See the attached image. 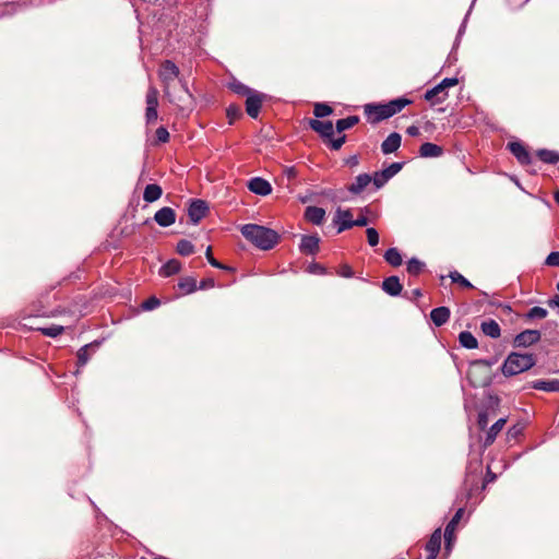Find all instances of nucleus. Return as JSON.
<instances>
[{
  "mask_svg": "<svg viewBox=\"0 0 559 559\" xmlns=\"http://www.w3.org/2000/svg\"><path fill=\"white\" fill-rule=\"evenodd\" d=\"M523 431H524V425L516 424L508 429L507 437L509 440L518 439L520 436L523 435Z\"/></svg>",
  "mask_w": 559,
  "mask_h": 559,
  "instance_id": "52",
  "label": "nucleus"
},
{
  "mask_svg": "<svg viewBox=\"0 0 559 559\" xmlns=\"http://www.w3.org/2000/svg\"><path fill=\"white\" fill-rule=\"evenodd\" d=\"M537 158L544 164L556 165L559 163V152L548 148H539L536 151Z\"/></svg>",
  "mask_w": 559,
  "mask_h": 559,
  "instance_id": "32",
  "label": "nucleus"
},
{
  "mask_svg": "<svg viewBox=\"0 0 559 559\" xmlns=\"http://www.w3.org/2000/svg\"><path fill=\"white\" fill-rule=\"evenodd\" d=\"M402 143V136L397 132H392L388 135V138L381 143V152L384 155L396 152Z\"/></svg>",
  "mask_w": 559,
  "mask_h": 559,
  "instance_id": "23",
  "label": "nucleus"
},
{
  "mask_svg": "<svg viewBox=\"0 0 559 559\" xmlns=\"http://www.w3.org/2000/svg\"><path fill=\"white\" fill-rule=\"evenodd\" d=\"M448 96V91H445L440 83L435 85L432 88L427 90L424 94L425 100L429 102L432 106L442 104Z\"/></svg>",
  "mask_w": 559,
  "mask_h": 559,
  "instance_id": "20",
  "label": "nucleus"
},
{
  "mask_svg": "<svg viewBox=\"0 0 559 559\" xmlns=\"http://www.w3.org/2000/svg\"><path fill=\"white\" fill-rule=\"evenodd\" d=\"M31 311L36 317H53V316H56L55 311L49 310L45 307L41 298L32 304Z\"/></svg>",
  "mask_w": 559,
  "mask_h": 559,
  "instance_id": "41",
  "label": "nucleus"
},
{
  "mask_svg": "<svg viewBox=\"0 0 559 559\" xmlns=\"http://www.w3.org/2000/svg\"><path fill=\"white\" fill-rule=\"evenodd\" d=\"M169 132L168 130L160 126L156 129L155 131V139L153 141V145H159V144H163V143H167L169 141Z\"/></svg>",
  "mask_w": 559,
  "mask_h": 559,
  "instance_id": "47",
  "label": "nucleus"
},
{
  "mask_svg": "<svg viewBox=\"0 0 559 559\" xmlns=\"http://www.w3.org/2000/svg\"><path fill=\"white\" fill-rule=\"evenodd\" d=\"M489 423V409H480L477 415V426L479 430L485 431Z\"/></svg>",
  "mask_w": 559,
  "mask_h": 559,
  "instance_id": "49",
  "label": "nucleus"
},
{
  "mask_svg": "<svg viewBox=\"0 0 559 559\" xmlns=\"http://www.w3.org/2000/svg\"><path fill=\"white\" fill-rule=\"evenodd\" d=\"M381 288L389 296L396 297L401 295L403 285L401 284L399 276L391 275L383 280Z\"/></svg>",
  "mask_w": 559,
  "mask_h": 559,
  "instance_id": "22",
  "label": "nucleus"
},
{
  "mask_svg": "<svg viewBox=\"0 0 559 559\" xmlns=\"http://www.w3.org/2000/svg\"><path fill=\"white\" fill-rule=\"evenodd\" d=\"M243 116L242 109L237 104H230L226 108V117L228 119L229 124H234L236 120L240 119Z\"/></svg>",
  "mask_w": 559,
  "mask_h": 559,
  "instance_id": "42",
  "label": "nucleus"
},
{
  "mask_svg": "<svg viewBox=\"0 0 559 559\" xmlns=\"http://www.w3.org/2000/svg\"><path fill=\"white\" fill-rule=\"evenodd\" d=\"M284 174L288 179H295L298 175V171L294 166H290L284 169Z\"/></svg>",
  "mask_w": 559,
  "mask_h": 559,
  "instance_id": "63",
  "label": "nucleus"
},
{
  "mask_svg": "<svg viewBox=\"0 0 559 559\" xmlns=\"http://www.w3.org/2000/svg\"><path fill=\"white\" fill-rule=\"evenodd\" d=\"M383 258H384L385 262L393 267H397V266L402 265V263H403L402 254H401L400 250L395 247L389 248L384 252Z\"/></svg>",
  "mask_w": 559,
  "mask_h": 559,
  "instance_id": "36",
  "label": "nucleus"
},
{
  "mask_svg": "<svg viewBox=\"0 0 559 559\" xmlns=\"http://www.w3.org/2000/svg\"><path fill=\"white\" fill-rule=\"evenodd\" d=\"M542 334L538 330H524L515 335L513 340L514 347H528L540 341Z\"/></svg>",
  "mask_w": 559,
  "mask_h": 559,
  "instance_id": "15",
  "label": "nucleus"
},
{
  "mask_svg": "<svg viewBox=\"0 0 559 559\" xmlns=\"http://www.w3.org/2000/svg\"><path fill=\"white\" fill-rule=\"evenodd\" d=\"M373 183L372 175L360 174L355 178V181L347 187V190L355 195L360 194L365 188L370 183Z\"/></svg>",
  "mask_w": 559,
  "mask_h": 559,
  "instance_id": "25",
  "label": "nucleus"
},
{
  "mask_svg": "<svg viewBox=\"0 0 559 559\" xmlns=\"http://www.w3.org/2000/svg\"><path fill=\"white\" fill-rule=\"evenodd\" d=\"M154 221L160 227H169L176 222V212L169 206H164L154 214Z\"/></svg>",
  "mask_w": 559,
  "mask_h": 559,
  "instance_id": "19",
  "label": "nucleus"
},
{
  "mask_svg": "<svg viewBox=\"0 0 559 559\" xmlns=\"http://www.w3.org/2000/svg\"><path fill=\"white\" fill-rule=\"evenodd\" d=\"M369 223L368 218L361 214L356 219H354V226L364 227L367 226Z\"/></svg>",
  "mask_w": 559,
  "mask_h": 559,
  "instance_id": "64",
  "label": "nucleus"
},
{
  "mask_svg": "<svg viewBox=\"0 0 559 559\" xmlns=\"http://www.w3.org/2000/svg\"><path fill=\"white\" fill-rule=\"evenodd\" d=\"M265 99L266 95L258 91H253L248 95L245 102L247 115L252 119H257Z\"/></svg>",
  "mask_w": 559,
  "mask_h": 559,
  "instance_id": "10",
  "label": "nucleus"
},
{
  "mask_svg": "<svg viewBox=\"0 0 559 559\" xmlns=\"http://www.w3.org/2000/svg\"><path fill=\"white\" fill-rule=\"evenodd\" d=\"M498 361L497 358H490V359H486V358H481V359H475L471 362V365H478V366H486V367H491L493 366L496 362Z\"/></svg>",
  "mask_w": 559,
  "mask_h": 559,
  "instance_id": "59",
  "label": "nucleus"
},
{
  "mask_svg": "<svg viewBox=\"0 0 559 559\" xmlns=\"http://www.w3.org/2000/svg\"><path fill=\"white\" fill-rule=\"evenodd\" d=\"M179 74L180 70L174 61L165 60L162 62L158 75L164 85V93L166 96H169L170 83L178 79Z\"/></svg>",
  "mask_w": 559,
  "mask_h": 559,
  "instance_id": "5",
  "label": "nucleus"
},
{
  "mask_svg": "<svg viewBox=\"0 0 559 559\" xmlns=\"http://www.w3.org/2000/svg\"><path fill=\"white\" fill-rule=\"evenodd\" d=\"M180 84H181L180 95H178V96L171 95V93L169 92V96H166V97L168 98L169 103L177 106L179 111H181V112L190 111L194 104V97L190 93L186 81L180 80Z\"/></svg>",
  "mask_w": 559,
  "mask_h": 559,
  "instance_id": "4",
  "label": "nucleus"
},
{
  "mask_svg": "<svg viewBox=\"0 0 559 559\" xmlns=\"http://www.w3.org/2000/svg\"><path fill=\"white\" fill-rule=\"evenodd\" d=\"M480 329L485 335L491 338H498L501 335V329L499 324L492 319L481 322Z\"/></svg>",
  "mask_w": 559,
  "mask_h": 559,
  "instance_id": "34",
  "label": "nucleus"
},
{
  "mask_svg": "<svg viewBox=\"0 0 559 559\" xmlns=\"http://www.w3.org/2000/svg\"><path fill=\"white\" fill-rule=\"evenodd\" d=\"M240 233L254 247L264 251L273 249L281 239L276 230L257 224H245Z\"/></svg>",
  "mask_w": 559,
  "mask_h": 559,
  "instance_id": "2",
  "label": "nucleus"
},
{
  "mask_svg": "<svg viewBox=\"0 0 559 559\" xmlns=\"http://www.w3.org/2000/svg\"><path fill=\"white\" fill-rule=\"evenodd\" d=\"M459 83V80L457 78H445L443 79L440 84L443 86V88L447 91L448 88L450 87H453L455 85H457Z\"/></svg>",
  "mask_w": 559,
  "mask_h": 559,
  "instance_id": "61",
  "label": "nucleus"
},
{
  "mask_svg": "<svg viewBox=\"0 0 559 559\" xmlns=\"http://www.w3.org/2000/svg\"><path fill=\"white\" fill-rule=\"evenodd\" d=\"M442 154L443 147L431 142H425L419 147V155L424 158L439 157Z\"/></svg>",
  "mask_w": 559,
  "mask_h": 559,
  "instance_id": "29",
  "label": "nucleus"
},
{
  "mask_svg": "<svg viewBox=\"0 0 559 559\" xmlns=\"http://www.w3.org/2000/svg\"><path fill=\"white\" fill-rule=\"evenodd\" d=\"M159 305H160V300L155 296H151L150 298H147L146 300H144L141 304V308L144 311H152V310L156 309Z\"/></svg>",
  "mask_w": 559,
  "mask_h": 559,
  "instance_id": "51",
  "label": "nucleus"
},
{
  "mask_svg": "<svg viewBox=\"0 0 559 559\" xmlns=\"http://www.w3.org/2000/svg\"><path fill=\"white\" fill-rule=\"evenodd\" d=\"M180 295H190L198 290V282L193 276L181 277L177 284Z\"/></svg>",
  "mask_w": 559,
  "mask_h": 559,
  "instance_id": "30",
  "label": "nucleus"
},
{
  "mask_svg": "<svg viewBox=\"0 0 559 559\" xmlns=\"http://www.w3.org/2000/svg\"><path fill=\"white\" fill-rule=\"evenodd\" d=\"M215 286V280L213 277L203 278L198 285V289H209Z\"/></svg>",
  "mask_w": 559,
  "mask_h": 559,
  "instance_id": "60",
  "label": "nucleus"
},
{
  "mask_svg": "<svg viewBox=\"0 0 559 559\" xmlns=\"http://www.w3.org/2000/svg\"><path fill=\"white\" fill-rule=\"evenodd\" d=\"M359 120L358 116H348L346 118L338 119L335 123V130L336 132L342 133L356 126Z\"/></svg>",
  "mask_w": 559,
  "mask_h": 559,
  "instance_id": "39",
  "label": "nucleus"
},
{
  "mask_svg": "<svg viewBox=\"0 0 559 559\" xmlns=\"http://www.w3.org/2000/svg\"><path fill=\"white\" fill-rule=\"evenodd\" d=\"M459 342L462 347L467 349H474L478 347L477 338L469 331L461 332L459 334Z\"/></svg>",
  "mask_w": 559,
  "mask_h": 559,
  "instance_id": "38",
  "label": "nucleus"
},
{
  "mask_svg": "<svg viewBox=\"0 0 559 559\" xmlns=\"http://www.w3.org/2000/svg\"><path fill=\"white\" fill-rule=\"evenodd\" d=\"M536 364V357L533 354L510 353L501 366V372L504 377H513L526 370H530Z\"/></svg>",
  "mask_w": 559,
  "mask_h": 559,
  "instance_id": "3",
  "label": "nucleus"
},
{
  "mask_svg": "<svg viewBox=\"0 0 559 559\" xmlns=\"http://www.w3.org/2000/svg\"><path fill=\"white\" fill-rule=\"evenodd\" d=\"M404 162H394L390 164L386 168L376 171L372 175L373 186L376 189H381L386 185V182L393 178L396 174H399L404 167Z\"/></svg>",
  "mask_w": 559,
  "mask_h": 559,
  "instance_id": "6",
  "label": "nucleus"
},
{
  "mask_svg": "<svg viewBox=\"0 0 559 559\" xmlns=\"http://www.w3.org/2000/svg\"><path fill=\"white\" fill-rule=\"evenodd\" d=\"M346 142V134H342L338 138L331 136L325 141L328 143L329 147L333 151H338L344 143Z\"/></svg>",
  "mask_w": 559,
  "mask_h": 559,
  "instance_id": "50",
  "label": "nucleus"
},
{
  "mask_svg": "<svg viewBox=\"0 0 559 559\" xmlns=\"http://www.w3.org/2000/svg\"><path fill=\"white\" fill-rule=\"evenodd\" d=\"M411 104H413V99L403 96V97L392 99V100L385 103L384 105H385L389 118H391L394 115L401 112L406 106H408Z\"/></svg>",
  "mask_w": 559,
  "mask_h": 559,
  "instance_id": "26",
  "label": "nucleus"
},
{
  "mask_svg": "<svg viewBox=\"0 0 559 559\" xmlns=\"http://www.w3.org/2000/svg\"><path fill=\"white\" fill-rule=\"evenodd\" d=\"M336 274L341 277L352 278L355 273L349 264L343 263L338 266Z\"/></svg>",
  "mask_w": 559,
  "mask_h": 559,
  "instance_id": "54",
  "label": "nucleus"
},
{
  "mask_svg": "<svg viewBox=\"0 0 559 559\" xmlns=\"http://www.w3.org/2000/svg\"><path fill=\"white\" fill-rule=\"evenodd\" d=\"M334 223L337 224V234H341L347 229L354 227L353 214L349 209L341 210L337 209L335 213Z\"/></svg>",
  "mask_w": 559,
  "mask_h": 559,
  "instance_id": "17",
  "label": "nucleus"
},
{
  "mask_svg": "<svg viewBox=\"0 0 559 559\" xmlns=\"http://www.w3.org/2000/svg\"><path fill=\"white\" fill-rule=\"evenodd\" d=\"M163 194V189L157 183H148L146 185L143 192V200L147 203H153L157 201Z\"/></svg>",
  "mask_w": 559,
  "mask_h": 559,
  "instance_id": "33",
  "label": "nucleus"
},
{
  "mask_svg": "<svg viewBox=\"0 0 559 559\" xmlns=\"http://www.w3.org/2000/svg\"><path fill=\"white\" fill-rule=\"evenodd\" d=\"M483 453H477L474 456L469 454V460L466 466L465 478L463 481V489L467 501L475 500V502L483 499L480 490L481 476H483Z\"/></svg>",
  "mask_w": 559,
  "mask_h": 559,
  "instance_id": "1",
  "label": "nucleus"
},
{
  "mask_svg": "<svg viewBox=\"0 0 559 559\" xmlns=\"http://www.w3.org/2000/svg\"><path fill=\"white\" fill-rule=\"evenodd\" d=\"M546 264L550 266H559V251H552L546 258Z\"/></svg>",
  "mask_w": 559,
  "mask_h": 559,
  "instance_id": "58",
  "label": "nucleus"
},
{
  "mask_svg": "<svg viewBox=\"0 0 559 559\" xmlns=\"http://www.w3.org/2000/svg\"><path fill=\"white\" fill-rule=\"evenodd\" d=\"M176 251L182 257L191 255L194 252V245L187 239H181L177 242Z\"/></svg>",
  "mask_w": 559,
  "mask_h": 559,
  "instance_id": "43",
  "label": "nucleus"
},
{
  "mask_svg": "<svg viewBox=\"0 0 559 559\" xmlns=\"http://www.w3.org/2000/svg\"><path fill=\"white\" fill-rule=\"evenodd\" d=\"M364 112L367 121L374 126L389 119L385 105L382 103H369L364 106Z\"/></svg>",
  "mask_w": 559,
  "mask_h": 559,
  "instance_id": "9",
  "label": "nucleus"
},
{
  "mask_svg": "<svg viewBox=\"0 0 559 559\" xmlns=\"http://www.w3.org/2000/svg\"><path fill=\"white\" fill-rule=\"evenodd\" d=\"M181 270V262L177 259H170L159 270V274L164 277H169L179 273Z\"/></svg>",
  "mask_w": 559,
  "mask_h": 559,
  "instance_id": "35",
  "label": "nucleus"
},
{
  "mask_svg": "<svg viewBox=\"0 0 559 559\" xmlns=\"http://www.w3.org/2000/svg\"><path fill=\"white\" fill-rule=\"evenodd\" d=\"M248 189L258 195H269L272 192L271 183L262 177H253L248 182Z\"/></svg>",
  "mask_w": 559,
  "mask_h": 559,
  "instance_id": "18",
  "label": "nucleus"
},
{
  "mask_svg": "<svg viewBox=\"0 0 559 559\" xmlns=\"http://www.w3.org/2000/svg\"><path fill=\"white\" fill-rule=\"evenodd\" d=\"M210 207L206 201L201 199H190L187 214L193 225L199 224L209 213Z\"/></svg>",
  "mask_w": 559,
  "mask_h": 559,
  "instance_id": "8",
  "label": "nucleus"
},
{
  "mask_svg": "<svg viewBox=\"0 0 559 559\" xmlns=\"http://www.w3.org/2000/svg\"><path fill=\"white\" fill-rule=\"evenodd\" d=\"M467 17H468V13L465 15L461 26L459 27V31H457V35H456V38H455V43H454V47L459 45L460 43V38L461 36L464 34L465 29H466V21H467Z\"/></svg>",
  "mask_w": 559,
  "mask_h": 559,
  "instance_id": "62",
  "label": "nucleus"
},
{
  "mask_svg": "<svg viewBox=\"0 0 559 559\" xmlns=\"http://www.w3.org/2000/svg\"><path fill=\"white\" fill-rule=\"evenodd\" d=\"M450 317L451 310L445 306L433 308L430 311V319L432 323L438 328L444 325L450 320Z\"/></svg>",
  "mask_w": 559,
  "mask_h": 559,
  "instance_id": "24",
  "label": "nucleus"
},
{
  "mask_svg": "<svg viewBox=\"0 0 559 559\" xmlns=\"http://www.w3.org/2000/svg\"><path fill=\"white\" fill-rule=\"evenodd\" d=\"M307 270L311 274L324 275V274L328 273L326 267L324 265L320 264V263H317V262H311L308 265Z\"/></svg>",
  "mask_w": 559,
  "mask_h": 559,
  "instance_id": "55",
  "label": "nucleus"
},
{
  "mask_svg": "<svg viewBox=\"0 0 559 559\" xmlns=\"http://www.w3.org/2000/svg\"><path fill=\"white\" fill-rule=\"evenodd\" d=\"M530 386L545 392H559V379L535 380L530 383Z\"/></svg>",
  "mask_w": 559,
  "mask_h": 559,
  "instance_id": "28",
  "label": "nucleus"
},
{
  "mask_svg": "<svg viewBox=\"0 0 559 559\" xmlns=\"http://www.w3.org/2000/svg\"><path fill=\"white\" fill-rule=\"evenodd\" d=\"M463 513H464V509L463 508H459L456 510L455 514L453 515V518L449 521V523L445 526L443 535H444V543H445V547L444 548H445L447 552L451 551L452 543L455 539L454 532H455L456 525L459 524L460 520L463 516Z\"/></svg>",
  "mask_w": 559,
  "mask_h": 559,
  "instance_id": "13",
  "label": "nucleus"
},
{
  "mask_svg": "<svg viewBox=\"0 0 559 559\" xmlns=\"http://www.w3.org/2000/svg\"><path fill=\"white\" fill-rule=\"evenodd\" d=\"M506 423L507 418H500L488 430H486V436L483 440L481 451L479 453H483L489 445L495 442L498 433L502 430Z\"/></svg>",
  "mask_w": 559,
  "mask_h": 559,
  "instance_id": "21",
  "label": "nucleus"
},
{
  "mask_svg": "<svg viewBox=\"0 0 559 559\" xmlns=\"http://www.w3.org/2000/svg\"><path fill=\"white\" fill-rule=\"evenodd\" d=\"M548 314V311L542 307H533L525 314L524 318L528 321L535 319H545Z\"/></svg>",
  "mask_w": 559,
  "mask_h": 559,
  "instance_id": "46",
  "label": "nucleus"
},
{
  "mask_svg": "<svg viewBox=\"0 0 559 559\" xmlns=\"http://www.w3.org/2000/svg\"><path fill=\"white\" fill-rule=\"evenodd\" d=\"M304 216L306 221L319 226L324 222L325 210L311 205L306 207Z\"/></svg>",
  "mask_w": 559,
  "mask_h": 559,
  "instance_id": "27",
  "label": "nucleus"
},
{
  "mask_svg": "<svg viewBox=\"0 0 559 559\" xmlns=\"http://www.w3.org/2000/svg\"><path fill=\"white\" fill-rule=\"evenodd\" d=\"M426 270L425 262L413 257L406 263V271L411 276L417 277Z\"/></svg>",
  "mask_w": 559,
  "mask_h": 559,
  "instance_id": "37",
  "label": "nucleus"
},
{
  "mask_svg": "<svg viewBox=\"0 0 559 559\" xmlns=\"http://www.w3.org/2000/svg\"><path fill=\"white\" fill-rule=\"evenodd\" d=\"M158 90L151 85L146 92L145 102H146V109H145V122L146 124L154 123L158 118Z\"/></svg>",
  "mask_w": 559,
  "mask_h": 559,
  "instance_id": "7",
  "label": "nucleus"
},
{
  "mask_svg": "<svg viewBox=\"0 0 559 559\" xmlns=\"http://www.w3.org/2000/svg\"><path fill=\"white\" fill-rule=\"evenodd\" d=\"M441 538H442V532L441 528H436L432 534L430 535V538L426 543L425 549L427 551L426 559H436L441 547Z\"/></svg>",
  "mask_w": 559,
  "mask_h": 559,
  "instance_id": "16",
  "label": "nucleus"
},
{
  "mask_svg": "<svg viewBox=\"0 0 559 559\" xmlns=\"http://www.w3.org/2000/svg\"><path fill=\"white\" fill-rule=\"evenodd\" d=\"M320 241L318 235H302L299 251L305 255H316L320 250Z\"/></svg>",
  "mask_w": 559,
  "mask_h": 559,
  "instance_id": "14",
  "label": "nucleus"
},
{
  "mask_svg": "<svg viewBox=\"0 0 559 559\" xmlns=\"http://www.w3.org/2000/svg\"><path fill=\"white\" fill-rule=\"evenodd\" d=\"M449 277L451 278V281L453 283H456V284L461 285L464 288H467V289L474 288L473 284L467 278H465L461 273H459L457 271L451 272L449 274Z\"/></svg>",
  "mask_w": 559,
  "mask_h": 559,
  "instance_id": "48",
  "label": "nucleus"
},
{
  "mask_svg": "<svg viewBox=\"0 0 559 559\" xmlns=\"http://www.w3.org/2000/svg\"><path fill=\"white\" fill-rule=\"evenodd\" d=\"M228 88L235 94L243 97H247L254 91L238 80H233L231 82H229Z\"/></svg>",
  "mask_w": 559,
  "mask_h": 559,
  "instance_id": "40",
  "label": "nucleus"
},
{
  "mask_svg": "<svg viewBox=\"0 0 559 559\" xmlns=\"http://www.w3.org/2000/svg\"><path fill=\"white\" fill-rule=\"evenodd\" d=\"M496 478H497V475L490 469L489 466H487V473H486L485 477L483 478L480 490H485L486 486L489 483L495 481Z\"/></svg>",
  "mask_w": 559,
  "mask_h": 559,
  "instance_id": "56",
  "label": "nucleus"
},
{
  "mask_svg": "<svg viewBox=\"0 0 559 559\" xmlns=\"http://www.w3.org/2000/svg\"><path fill=\"white\" fill-rule=\"evenodd\" d=\"M99 345H100V342L95 341L93 343L82 346L76 353V359H78L76 365L79 367L85 366L87 364V361L90 360V349L92 348L95 350Z\"/></svg>",
  "mask_w": 559,
  "mask_h": 559,
  "instance_id": "31",
  "label": "nucleus"
},
{
  "mask_svg": "<svg viewBox=\"0 0 559 559\" xmlns=\"http://www.w3.org/2000/svg\"><path fill=\"white\" fill-rule=\"evenodd\" d=\"M333 114V108L325 103H317L313 108L316 119H321Z\"/></svg>",
  "mask_w": 559,
  "mask_h": 559,
  "instance_id": "45",
  "label": "nucleus"
},
{
  "mask_svg": "<svg viewBox=\"0 0 559 559\" xmlns=\"http://www.w3.org/2000/svg\"><path fill=\"white\" fill-rule=\"evenodd\" d=\"M507 148L512 153L522 166H528L533 158L527 147L521 141H512L507 144Z\"/></svg>",
  "mask_w": 559,
  "mask_h": 559,
  "instance_id": "11",
  "label": "nucleus"
},
{
  "mask_svg": "<svg viewBox=\"0 0 559 559\" xmlns=\"http://www.w3.org/2000/svg\"><path fill=\"white\" fill-rule=\"evenodd\" d=\"M35 330L45 336L57 337L63 333L64 328L62 325L51 324L49 326L36 328Z\"/></svg>",
  "mask_w": 559,
  "mask_h": 559,
  "instance_id": "44",
  "label": "nucleus"
},
{
  "mask_svg": "<svg viewBox=\"0 0 559 559\" xmlns=\"http://www.w3.org/2000/svg\"><path fill=\"white\" fill-rule=\"evenodd\" d=\"M205 257H206V260L207 262L213 266V267H223V263H221L218 260H216V258L213 257L212 254V247H207L206 251H205Z\"/></svg>",
  "mask_w": 559,
  "mask_h": 559,
  "instance_id": "57",
  "label": "nucleus"
},
{
  "mask_svg": "<svg viewBox=\"0 0 559 559\" xmlns=\"http://www.w3.org/2000/svg\"><path fill=\"white\" fill-rule=\"evenodd\" d=\"M307 124L312 131L318 133L324 142L334 135V127L330 120L308 119Z\"/></svg>",
  "mask_w": 559,
  "mask_h": 559,
  "instance_id": "12",
  "label": "nucleus"
},
{
  "mask_svg": "<svg viewBox=\"0 0 559 559\" xmlns=\"http://www.w3.org/2000/svg\"><path fill=\"white\" fill-rule=\"evenodd\" d=\"M366 235H367V241H368L369 246L376 247L379 243V233L376 228L368 227L366 229Z\"/></svg>",
  "mask_w": 559,
  "mask_h": 559,
  "instance_id": "53",
  "label": "nucleus"
}]
</instances>
